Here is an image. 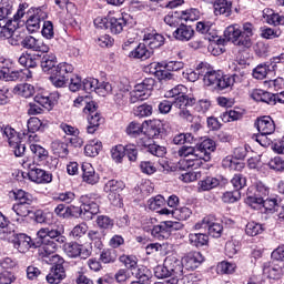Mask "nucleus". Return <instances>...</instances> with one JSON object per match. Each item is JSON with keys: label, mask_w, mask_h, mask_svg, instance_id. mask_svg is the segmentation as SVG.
Returning <instances> with one entry per match:
<instances>
[{"label": "nucleus", "mask_w": 284, "mask_h": 284, "mask_svg": "<svg viewBox=\"0 0 284 284\" xmlns=\"http://www.w3.org/2000/svg\"><path fill=\"white\" fill-rule=\"evenodd\" d=\"M216 150V142L212 139H205L200 144L195 146L183 145L179 149V156H183V160H180L179 166L181 170H199L203 165V161H212V152Z\"/></svg>", "instance_id": "obj_1"}, {"label": "nucleus", "mask_w": 284, "mask_h": 284, "mask_svg": "<svg viewBox=\"0 0 284 284\" xmlns=\"http://www.w3.org/2000/svg\"><path fill=\"white\" fill-rule=\"evenodd\" d=\"M230 70L234 73L232 75H223V71H216L211 69L206 77L204 78V85H214V89L219 92H223V90H227V88H232L234 83H241V79L245 75V71H241V67L239 63L231 62L229 63Z\"/></svg>", "instance_id": "obj_2"}, {"label": "nucleus", "mask_w": 284, "mask_h": 284, "mask_svg": "<svg viewBox=\"0 0 284 284\" xmlns=\"http://www.w3.org/2000/svg\"><path fill=\"white\" fill-rule=\"evenodd\" d=\"M71 72H74V67L62 62L55 65L49 79L54 88H64L68 81H70Z\"/></svg>", "instance_id": "obj_3"}, {"label": "nucleus", "mask_w": 284, "mask_h": 284, "mask_svg": "<svg viewBox=\"0 0 284 284\" xmlns=\"http://www.w3.org/2000/svg\"><path fill=\"white\" fill-rule=\"evenodd\" d=\"M0 132L4 139H8V143L14 156H23L26 154V144L21 141V138H19L14 129L3 125Z\"/></svg>", "instance_id": "obj_4"}, {"label": "nucleus", "mask_w": 284, "mask_h": 284, "mask_svg": "<svg viewBox=\"0 0 284 284\" xmlns=\"http://www.w3.org/2000/svg\"><path fill=\"white\" fill-rule=\"evenodd\" d=\"M24 14H27L26 28L31 34L38 32L41 29V22L48 19V13L41 10V8H31L27 13L24 11Z\"/></svg>", "instance_id": "obj_5"}, {"label": "nucleus", "mask_w": 284, "mask_h": 284, "mask_svg": "<svg viewBox=\"0 0 284 284\" xmlns=\"http://www.w3.org/2000/svg\"><path fill=\"white\" fill-rule=\"evenodd\" d=\"M49 261L53 264V267H51L50 273L47 275V282L50 284H59L65 278V267H63L65 261L59 255H52Z\"/></svg>", "instance_id": "obj_6"}, {"label": "nucleus", "mask_w": 284, "mask_h": 284, "mask_svg": "<svg viewBox=\"0 0 284 284\" xmlns=\"http://www.w3.org/2000/svg\"><path fill=\"white\" fill-rule=\"evenodd\" d=\"M156 80L153 78H146L134 87V90L131 95V101L134 103L135 101H145V99H150L152 97V90H154V85Z\"/></svg>", "instance_id": "obj_7"}, {"label": "nucleus", "mask_w": 284, "mask_h": 284, "mask_svg": "<svg viewBox=\"0 0 284 284\" xmlns=\"http://www.w3.org/2000/svg\"><path fill=\"white\" fill-rule=\"evenodd\" d=\"M183 225L179 222L165 221L161 222L160 225L153 226L151 234L158 241H163L165 239H170L172 232H176V230H181Z\"/></svg>", "instance_id": "obj_8"}, {"label": "nucleus", "mask_w": 284, "mask_h": 284, "mask_svg": "<svg viewBox=\"0 0 284 284\" xmlns=\"http://www.w3.org/2000/svg\"><path fill=\"white\" fill-rule=\"evenodd\" d=\"M22 165L29 170L28 176L33 183H52V174L45 170L37 168L28 160L23 161Z\"/></svg>", "instance_id": "obj_9"}, {"label": "nucleus", "mask_w": 284, "mask_h": 284, "mask_svg": "<svg viewBox=\"0 0 284 284\" xmlns=\"http://www.w3.org/2000/svg\"><path fill=\"white\" fill-rule=\"evenodd\" d=\"M80 203L84 210V221H92L99 213V205H101V199L92 195H82Z\"/></svg>", "instance_id": "obj_10"}, {"label": "nucleus", "mask_w": 284, "mask_h": 284, "mask_svg": "<svg viewBox=\"0 0 284 284\" xmlns=\"http://www.w3.org/2000/svg\"><path fill=\"white\" fill-rule=\"evenodd\" d=\"M123 187H125V184L118 180H110L105 183L104 192L109 194L108 199L112 205H121V194L119 192H122Z\"/></svg>", "instance_id": "obj_11"}, {"label": "nucleus", "mask_w": 284, "mask_h": 284, "mask_svg": "<svg viewBox=\"0 0 284 284\" xmlns=\"http://www.w3.org/2000/svg\"><path fill=\"white\" fill-rule=\"evenodd\" d=\"M38 239L44 241H55L59 245H63L67 239L63 236V229L61 227H42L37 232Z\"/></svg>", "instance_id": "obj_12"}, {"label": "nucleus", "mask_w": 284, "mask_h": 284, "mask_svg": "<svg viewBox=\"0 0 284 284\" xmlns=\"http://www.w3.org/2000/svg\"><path fill=\"white\" fill-rule=\"evenodd\" d=\"M195 230H207L213 239H221V234H223V225L214 222L211 217H204L200 223H196Z\"/></svg>", "instance_id": "obj_13"}, {"label": "nucleus", "mask_w": 284, "mask_h": 284, "mask_svg": "<svg viewBox=\"0 0 284 284\" xmlns=\"http://www.w3.org/2000/svg\"><path fill=\"white\" fill-rule=\"evenodd\" d=\"M13 246L20 254H26V252L30 251V247L39 246V243L32 241V237L28 236L26 233H17L13 239Z\"/></svg>", "instance_id": "obj_14"}, {"label": "nucleus", "mask_w": 284, "mask_h": 284, "mask_svg": "<svg viewBox=\"0 0 284 284\" xmlns=\"http://www.w3.org/2000/svg\"><path fill=\"white\" fill-rule=\"evenodd\" d=\"M23 17H26V6L20 4V8L13 16V24L8 26L4 29H1L0 37L2 39H7L8 41H10V39H12V37L14 36V32H17V28H19V19H23Z\"/></svg>", "instance_id": "obj_15"}, {"label": "nucleus", "mask_w": 284, "mask_h": 284, "mask_svg": "<svg viewBox=\"0 0 284 284\" xmlns=\"http://www.w3.org/2000/svg\"><path fill=\"white\" fill-rule=\"evenodd\" d=\"M36 243H39L38 246L39 247V256H41V258H49L50 256H58L57 254H54V252H57V242L52 241V240H41V239H36ZM52 258V257H50ZM49 258V261H50Z\"/></svg>", "instance_id": "obj_16"}, {"label": "nucleus", "mask_w": 284, "mask_h": 284, "mask_svg": "<svg viewBox=\"0 0 284 284\" xmlns=\"http://www.w3.org/2000/svg\"><path fill=\"white\" fill-rule=\"evenodd\" d=\"M164 262L169 270V274L173 276L172 278H176V281L183 278V267H185L183 261L178 260L176 257H166Z\"/></svg>", "instance_id": "obj_17"}, {"label": "nucleus", "mask_w": 284, "mask_h": 284, "mask_svg": "<svg viewBox=\"0 0 284 284\" xmlns=\"http://www.w3.org/2000/svg\"><path fill=\"white\" fill-rule=\"evenodd\" d=\"M256 130L260 132V134H274L276 131V124H274V120H272L270 116L264 115L262 118H257L254 123Z\"/></svg>", "instance_id": "obj_18"}, {"label": "nucleus", "mask_w": 284, "mask_h": 284, "mask_svg": "<svg viewBox=\"0 0 284 284\" xmlns=\"http://www.w3.org/2000/svg\"><path fill=\"white\" fill-rule=\"evenodd\" d=\"M143 41L150 50H156L158 48H161L162 45H165V37L163 34L152 31L150 33H145L143 37Z\"/></svg>", "instance_id": "obj_19"}, {"label": "nucleus", "mask_w": 284, "mask_h": 284, "mask_svg": "<svg viewBox=\"0 0 284 284\" xmlns=\"http://www.w3.org/2000/svg\"><path fill=\"white\" fill-rule=\"evenodd\" d=\"M205 261V257H203V254L201 252H191L187 253L183 258L182 263L185 267V270L194 271L196 267L201 265Z\"/></svg>", "instance_id": "obj_20"}, {"label": "nucleus", "mask_w": 284, "mask_h": 284, "mask_svg": "<svg viewBox=\"0 0 284 284\" xmlns=\"http://www.w3.org/2000/svg\"><path fill=\"white\" fill-rule=\"evenodd\" d=\"M140 145H142L143 148H146L148 152H150V154H153V156H165L168 152L165 146H161L156 143H152V140L146 135L141 138Z\"/></svg>", "instance_id": "obj_21"}, {"label": "nucleus", "mask_w": 284, "mask_h": 284, "mask_svg": "<svg viewBox=\"0 0 284 284\" xmlns=\"http://www.w3.org/2000/svg\"><path fill=\"white\" fill-rule=\"evenodd\" d=\"M267 194H270L267 189L263 185H260L257 186L254 195H250L246 197V203L247 205L256 210L257 205H262L263 199H266Z\"/></svg>", "instance_id": "obj_22"}, {"label": "nucleus", "mask_w": 284, "mask_h": 284, "mask_svg": "<svg viewBox=\"0 0 284 284\" xmlns=\"http://www.w3.org/2000/svg\"><path fill=\"white\" fill-rule=\"evenodd\" d=\"M159 214H164L165 216H173L176 221H187L192 215V211L189 207H180V209H162L159 211Z\"/></svg>", "instance_id": "obj_23"}, {"label": "nucleus", "mask_w": 284, "mask_h": 284, "mask_svg": "<svg viewBox=\"0 0 284 284\" xmlns=\"http://www.w3.org/2000/svg\"><path fill=\"white\" fill-rule=\"evenodd\" d=\"M252 99H254V101L267 103V105H276V94L261 89H256L252 92Z\"/></svg>", "instance_id": "obj_24"}, {"label": "nucleus", "mask_w": 284, "mask_h": 284, "mask_svg": "<svg viewBox=\"0 0 284 284\" xmlns=\"http://www.w3.org/2000/svg\"><path fill=\"white\" fill-rule=\"evenodd\" d=\"M82 179L84 183H89V185H97L99 181V173L94 171V166L90 163L82 164Z\"/></svg>", "instance_id": "obj_25"}, {"label": "nucleus", "mask_w": 284, "mask_h": 284, "mask_svg": "<svg viewBox=\"0 0 284 284\" xmlns=\"http://www.w3.org/2000/svg\"><path fill=\"white\" fill-rule=\"evenodd\" d=\"M41 57L40 65L43 72H48L49 74L57 68V55L54 53H44Z\"/></svg>", "instance_id": "obj_26"}, {"label": "nucleus", "mask_w": 284, "mask_h": 284, "mask_svg": "<svg viewBox=\"0 0 284 284\" xmlns=\"http://www.w3.org/2000/svg\"><path fill=\"white\" fill-rule=\"evenodd\" d=\"M173 37L176 41H190L194 37V29L187 24H180L173 32Z\"/></svg>", "instance_id": "obj_27"}, {"label": "nucleus", "mask_w": 284, "mask_h": 284, "mask_svg": "<svg viewBox=\"0 0 284 284\" xmlns=\"http://www.w3.org/2000/svg\"><path fill=\"white\" fill-rule=\"evenodd\" d=\"M34 77V71L30 69H22L18 71H10L7 81H30Z\"/></svg>", "instance_id": "obj_28"}, {"label": "nucleus", "mask_w": 284, "mask_h": 284, "mask_svg": "<svg viewBox=\"0 0 284 284\" xmlns=\"http://www.w3.org/2000/svg\"><path fill=\"white\" fill-rule=\"evenodd\" d=\"M214 14L216 17H230L232 14V2H227V0H215L213 3Z\"/></svg>", "instance_id": "obj_29"}, {"label": "nucleus", "mask_w": 284, "mask_h": 284, "mask_svg": "<svg viewBox=\"0 0 284 284\" xmlns=\"http://www.w3.org/2000/svg\"><path fill=\"white\" fill-rule=\"evenodd\" d=\"M51 150L55 156L60 159H67L70 154V150L68 149V143L62 142L61 140H54L51 143Z\"/></svg>", "instance_id": "obj_30"}, {"label": "nucleus", "mask_w": 284, "mask_h": 284, "mask_svg": "<svg viewBox=\"0 0 284 284\" xmlns=\"http://www.w3.org/2000/svg\"><path fill=\"white\" fill-rule=\"evenodd\" d=\"M128 26L125 18H109V30L112 34H121Z\"/></svg>", "instance_id": "obj_31"}, {"label": "nucleus", "mask_w": 284, "mask_h": 284, "mask_svg": "<svg viewBox=\"0 0 284 284\" xmlns=\"http://www.w3.org/2000/svg\"><path fill=\"white\" fill-rule=\"evenodd\" d=\"M13 94H18V97H23L24 99H30V97H34V85L20 83L13 88Z\"/></svg>", "instance_id": "obj_32"}, {"label": "nucleus", "mask_w": 284, "mask_h": 284, "mask_svg": "<svg viewBox=\"0 0 284 284\" xmlns=\"http://www.w3.org/2000/svg\"><path fill=\"white\" fill-rule=\"evenodd\" d=\"M196 103V99L190 98L185 94L179 95L173 100V106L179 110H185V108H192Z\"/></svg>", "instance_id": "obj_33"}, {"label": "nucleus", "mask_w": 284, "mask_h": 284, "mask_svg": "<svg viewBox=\"0 0 284 284\" xmlns=\"http://www.w3.org/2000/svg\"><path fill=\"white\" fill-rule=\"evenodd\" d=\"M189 241L194 247H203L210 243V237L203 233H191L189 234Z\"/></svg>", "instance_id": "obj_34"}, {"label": "nucleus", "mask_w": 284, "mask_h": 284, "mask_svg": "<svg viewBox=\"0 0 284 284\" xmlns=\"http://www.w3.org/2000/svg\"><path fill=\"white\" fill-rule=\"evenodd\" d=\"M154 51L148 50V44H145L144 42L140 43L138 48L131 52V57H133L134 59H142L143 61H145V59H150Z\"/></svg>", "instance_id": "obj_35"}, {"label": "nucleus", "mask_w": 284, "mask_h": 284, "mask_svg": "<svg viewBox=\"0 0 284 284\" xmlns=\"http://www.w3.org/2000/svg\"><path fill=\"white\" fill-rule=\"evenodd\" d=\"M103 236H105V234L97 230H90L88 232V239L91 241L94 247H97V250L103 248Z\"/></svg>", "instance_id": "obj_36"}, {"label": "nucleus", "mask_w": 284, "mask_h": 284, "mask_svg": "<svg viewBox=\"0 0 284 284\" xmlns=\"http://www.w3.org/2000/svg\"><path fill=\"white\" fill-rule=\"evenodd\" d=\"M242 31L239 24L229 26L224 31V37L227 41H232L235 44Z\"/></svg>", "instance_id": "obj_37"}, {"label": "nucleus", "mask_w": 284, "mask_h": 284, "mask_svg": "<svg viewBox=\"0 0 284 284\" xmlns=\"http://www.w3.org/2000/svg\"><path fill=\"white\" fill-rule=\"evenodd\" d=\"M88 122V134H94V132H97L98 128L101 125V114H99V112L89 114Z\"/></svg>", "instance_id": "obj_38"}, {"label": "nucleus", "mask_w": 284, "mask_h": 284, "mask_svg": "<svg viewBox=\"0 0 284 284\" xmlns=\"http://www.w3.org/2000/svg\"><path fill=\"white\" fill-rule=\"evenodd\" d=\"M63 252L69 258H78L79 254H81V244L77 242L65 243L63 245Z\"/></svg>", "instance_id": "obj_39"}, {"label": "nucleus", "mask_w": 284, "mask_h": 284, "mask_svg": "<svg viewBox=\"0 0 284 284\" xmlns=\"http://www.w3.org/2000/svg\"><path fill=\"white\" fill-rule=\"evenodd\" d=\"M220 181L216 178H212V176H207L204 180L199 182L200 185V190H202V192H207L210 190H214V187H219L220 185Z\"/></svg>", "instance_id": "obj_40"}, {"label": "nucleus", "mask_w": 284, "mask_h": 284, "mask_svg": "<svg viewBox=\"0 0 284 284\" xmlns=\"http://www.w3.org/2000/svg\"><path fill=\"white\" fill-rule=\"evenodd\" d=\"M30 205H32V203H17L12 206V211L17 216H30V213L32 212V207Z\"/></svg>", "instance_id": "obj_41"}, {"label": "nucleus", "mask_w": 284, "mask_h": 284, "mask_svg": "<svg viewBox=\"0 0 284 284\" xmlns=\"http://www.w3.org/2000/svg\"><path fill=\"white\" fill-rule=\"evenodd\" d=\"M95 223L100 230H112L114 227V220L108 215H98Z\"/></svg>", "instance_id": "obj_42"}, {"label": "nucleus", "mask_w": 284, "mask_h": 284, "mask_svg": "<svg viewBox=\"0 0 284 284\" xmlns=\"http://www.w3.org/2000/svg\"><path fill=\"white\" fill-rule=\"evenodd\" d=\"M120 263L124 264V267H126V270H136L138 265H139V258L135 255H121L119 257Z\"/></svg>", "instance_id": "obj_43"}, {"label": "nucleus", "mask_w": 284, "mask_h": 284, "mask_svg": "<svg viewBox=\"0 0 284 284\" xmlns=\"http://www.w3.org/2000/svg\"><path fill=\"white\" fill-rule=\"evenodd\" d=\"M30 150L32 152V154H34V159H37V161H39V163H41L42 161H45V159H48V150H45L43 146L39 145V144H31L30 145Z\"/></svg>", "instance_id": "obj_44"}, {"label": "nucleus", "mask_w": 284, "mask_h": 284, "mask_svg": "<svg viewBox=\"0 0 284 284\" xmlns=\"http://www.w3.org/2000/svg\"><path fill=\"white\" fill-rule=\"evenodd\" d=\"M102 144L99 141H92L91 143L84 146L85 156H99V152H101Z\"/></svg>", "instance_id": "obj_45"}, {"label": "nucleus", "mask_w": 284, "mask_h": 284, "mask_svg": "<svg viewBox=\"0 0 284 284\" xmlns=\"http://www.w3.org/2000/svg\"><path fill=\"white\" fill-rule=\"evenodd\" d=\"M270 170H274L275 172H283L284 170V156L277 155L275 158H271V160L266 163Z\"/></svg>", "instance_id": "obj_46"}, {"label": "nucleus", "mask_w": 284, "mask_h": 284, "mask_svg": "<svg viewBox=\"0 0 284 284\" xmlns=\"http://www.w3.org/2000/svg\"><path fill=\"white\" fill-rule=\"evenodd\" d=\"M39 43L40 41L32 36H28L21 41L22 48H24L26 50H32L33 52H36V50H39Z\"/></svg>", "instance_id": "obj_47"}, {"label": "nucleus", "mask_w": 284, "mask_h": 284, "mask_svg": "<svg viewBox=\"0 0 284 284\" xmlns=\"http://www.w3.org/2000/svg\"><path fill=\"white\" fill-rule=\"evenodd\" d=\"M263 230V224L248 222L245 227V233L247 236H258V234H262Z\"/></svg>", "instance_id": "obj_48"}, {"label": "nucleus", "mask_w": 284, "mask_h": 284, "mask_svg": "<svg viewBox=\"0 0 284 284\" xmlns=\"http://www.w3.org/2000/svg\"><path fill=\"white\" fill-rule=\"evenodd\" d=\"M65 212L68 216H74L75 219H83V221H85V210H83V204L81 206H68Z\"/></svg>", "instance_id": "obj_49"}, {"label": "nucleus", "mask_w": 284, "mask_h": 284, "mask_svg": "<svg viewBox=\"0 0 284 284\" xmlns=\"http://www.w3.org/2000/svg\"><path fill=\"white\" fill-rule=\"evenodd\" d=\"M112 93V84L110 82H99L95 87V94L99 97H108V94Z\"/></svg>", "instance_id": "obj_50"}, {"label": "nucleus", "mask_w": 284, "mask_h": 284, "mask_svg": "<svg viewBox=\"0 0 284 284\" xmlns=\"http://www.w3.org/2000/svg\"><path fill=\"white\" fill-rule=\"evenodd\" d=\"M264 274L267 276V278L277 281L283 274V268H281V266H268L264 268Z\"/></svg>", "instance_id": "obj_51"}, {"label": "nucleus", "mask_w": 284, "mask_h": 284, "mask_svg": "<svg viewBox=\"0 0 284 284\" xmlns=\"http://www.w3.org/2000/svg\"><path fill=\"white\" fill-rule=\"evenodd\" d=\"M111 156L115 163H122L123 158L125 156V146L123 145H116L111 149Z\"/></svg>", "instance_id": "obj_52"}, {"label": "nucleus", "mask_w": 284, "mask_h": 284, "mask_svg": "<svg viewBox=\"0 0 284 284\" xmlns=\"http://www.w3.org/2000/svg\"><path fill=\"white\" fill-rule=\"evenodd\" d=\"M234 45H237L239 48L243 49H250L252 48V38H250V36H246L245 33H243V31H241Z\"/></svg>", "instance_id": "obj_53"}, {"label": "nucleus", "mask_w": 284, "mask_h": 284, "mask_svg": "<svg viewBox=\"0 0 284 284\" xmlns=\"http://www.w3.org/2000/svg\"><path fill=\"white\" fill-rule=\"evenodd\" d=\"M12 70V61L6 58H0V74L3 79H8V74H10Z\"/></svg>", "instance_id": "obj_54"}, {"label": "nucleus", "mask_w": 284, "mask_h": 284, "mask_svg": "<svg viewBox=\"0 0 284 284\" xmlns=\"http://www.w3.org/2000/svg\"><path fill=\"white\" fill-rule=\"evenodd\" d=\"M132 274H134L135 278H138V281H141V283H148V281L152 278V272L145 266L140 267L136 273Z\"/></svg>", "instance_id": "obj_55"}, {"label": "nucleus", "mask_w": 284, "mask_h": 284, "mask_svg": "<svg viewBox=\"0 0 284 284\" xmlns=\"http://www.w3.org/2000/svg\"><path fill=\"white\" fill-rule=\"evenodd\" d=\"M180 19L182 21H196L199 19V10L187 9L184 11H180Z\"/></svg>", "instance_id": "obj_56"}, {"label": "nucleus", "mask_w": 284, "mask_h": 284, "mask_svg": "<svg viewBox=\"0 0 284 284\" xmlns=\"http://www.w3.org/2000/svg\"><path fill=\"white\" fill-rule=\"evenodd\" d=\"M16 196V201H18V203H34V197L32 196V194L23 191V190H18L14 193Z\"/></svg>", "instance_id": "obj_57"}, {"label": "nucleus", "mask_w": 284, "mask_h": 284, "mask_svg": "<svg viewBox=\"0 0 284 284\" xmlns=\"http://www.w3.org/2000/svg\"><path fill=\"white\" fill-rule=\"evenodd\" d=\"M161 121L155 120L151 123L150 129H149V135L152 136L153 139H159L161 134H163V128H161Z\"/></svg>", "instance_id": "obj_58"}, {"label": "nucleus", "mask_w": 284, "mask_h": 284, "mask_svg": "<svg viewBox=\"0 0 284 284\" xmlns=\"http://www.w3.org/2000/svg\"><path fill=\"white\" fill-rule=\"evenodd\" d=\"M223 203H236V201H241V192L240 191H227L222 196Z\"/></svg>", "instance_id": "obj_59"}, {"label": "nucleus", "mask_w": 284, "mask_h": 284, "mask_svg": "<svg viewBox=\"0 0 284 284\" xmlns=\"http://www.w3.org/2000/svg\"><path fill=\"white\" fill-rule=\"evenodd\" d=\"M99 80L94 78H87L82 81V90L84 92H95Z\"/></svg>", "instance_id": "obj_60"}, {"label": "nucleus", "mask_w": 284, "mask_h": 284, "mask_svg": "<svg viewBox=\"0 0 284 284\" xmlns=\"http://www.w3.org/2000/svg\"><path fill=\"white\" fill-rule=\"evenodd\" d=\"M10 14H12V3L10 1L4 0L0 2V18L9 19Z\"/></svg>", "instance_id": "obj_61"}, {"label": "nucleus", "mask_w": 284, "mask_h": 284, "mask_svg": "<svg viewBox=\"0 0 284 284\" xmlns=\"http://www.w3.org/2000/svg\"><path fill=\"white\" fill-rule=\"evenodd\" d=\"M88 233V224L87 223H80L73 227L71 231V234L73 239H81L82 236H85Z\"/></svg>", "instance_id": "obj_62"}, {"label": "nucleus", "mask_w": 284, "mask_h": 284, "mask_svg": "<svg viewBox=\"0 0 284 284\" xmlns=\"http://www.w3.org/2000/svg\"><path fill=\"white\" fill-rule=\"evenodd\" d=\"M270 71V67L266 64H258L254 70H253V77L254 79H258L262 81V79H265L267 77V72Z\"/></svg>", "instance_id": "obj_63"}, {"label": "nucleus", "mask_w": 284, "mask_h": 284, "mask_svg": "<svg viewBox=\"0 0 284 284\" xmlns=\"http://www.w3.org/2000/svg\"><path fill=\"white\" fill-rule=\"evenodd\" d=\"M135 116H151L152 114V105L150 104H141L134 110Z\"/></svg>", "instance_id": "obj_64"}]
</instances>
